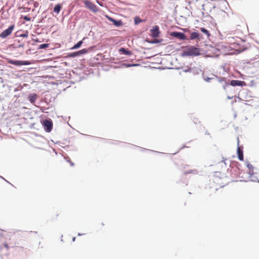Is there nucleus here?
Here are the masks:
<instances>
[{"mask_svg":"<svg viewBox=\"0 0 259 259\" xmlns=\"http://www.w3.org/2000/svg\"><path fill=\"white\" fill-rule=\"evenodd\" d=\"M108 19L113 23L117 26H120L121 24V22L120 21H117L113 18H111L110 17H108Z\"/></svg>","mask_w":259,"mask_h":259,"instance_id":"obj_14","label":"nucleus"},{"mask_svg":"<svg viewBox=\"0 0 259 259\" xmlns=\"http://www.w3.org/2000/svg\"><path fill=\"white\" fill-rule=\"evenodd\" d=\"M232 98H233V97H230L229 96L228 97V99H232Z\"/></svg>","mask_w":259,"mask_h":259,"instance_id":"obj_28","label":"nucleus"},{"mask_svg":"<svg viewBox=\"0 0 259 259\" xmlns=\"http://www.w3.org/2000/svg\"><path fill=\"white\" fill-rule=\"evenodd\" d=\"M15 27V26L14 25H12L10 26L8 29L4 30L1 34H0V37L2 38H5L9 35H10L13 30H14Z\"/></svg>","mask_w":259,"mask_h":259,"instance_id":"obj_3","label":"nucleus"},{"mask_svg":"<svg viewBox=\"0 0 259 259\" xmlns=\"http://www.w3.org/2000/svg\"><path fill=\"white\" fill-rule=\"evenodd\" d=\"M88 52V50L86 49H82L77 52H73L69 54L68 56L69 57H75L82 54H86Z\"/></svg>","mask_w":259,"mask_h":259,"instance_id":"obj_5","label":"nucleus"},{"mask_svg":"<svg viewBox=\"0 0 259 259\" xmlns=\"http://www.w3.org/2000/svg\"><path fill=\"white\" fill-rule=\"evenodd\" d=\"M31 2H32L34 4V8H37L38 7V5H39V4L38 2H34L33 1H31Z\"/></svg>","mask_w":259,"mask_h":259,"instance_id":"obj_21","label":"nucleus"},{"mask_svg":"<svg viewBox=\"0 0 259 259\" xmlns=\"http://www.w3.org/2000/svg\"><path fill=\"white\" fill-rule=\"evenodd\" d=\"M21 36L23 37H28V33H24V34H22L21 35Z\"/></svg>","mask_w":259,"mask_h":259,"instance_id":"obj_23","label":"nucleus"},{"mask_svg":"<svg viewBox=\"0 0 259 259\" xmlns=\"http://www.w3.org/2000/svg\"><path fill=\"white\" fill-rule=\"evenodd\" d=\"M4 247H5L7 251H8L10 248V247L9 246L8 244L6 243H4L3 245L0 246V250L2 251Z\"/></svg>","mask_w":259,"mask_h":259,"instance_id":"obj_17","label":"nucleus"},{"mask_svg":"<svg viewBox=\"0 0 259 259\" xmlns=\"http://www.w3.org/2000/svg\"><path fill=\"white\" fill-rule=\"evenodd\" d=\"M200 54V50L199 48L194 46H191L186 49L183 53L184 56H198Z\"/></svg>","mask_w":259,"mask_h":259,"instance_id":"obj_1","label":"nucleus"},{"mask_svg":"<svg viewBox=\"0 0 259 259\" xmlns=\"http://www.w3.org/2000/svg\"><path fill=\"white\" fill-rule=\"evenodd\" d=\"M248 167L250 168L251 167H252V165H250V164H248Z\"/></svg>","mask_w":259,"mask_h":259,"instance_id":"obj_25","label":"nucleus"},{"mask_svg":"<svg viewBox=\"0 0 259 259\" xmlns=\"http://www.w3.org/2000/svg\"><path fill=\"white\" fill-rule=\"evenodd\" d=\"M200 30L203 33L206 34L208 36H209L210 34H209V31L207 30H206V29H205L204 28H201Z\"/></svg>","mask_w":259,"mask_h":259,"instance_id":"obj_19","label":"nucleus"},{"mask_svg":"<svg viewBox=\"0 0 259 259\" xmlns=\"http://www.w3.org/2000/svg\"><path fill=\"white\" fill-rule=\"evenodd\" d=\"M119 52L123 53V54L130 56L132 55V52L130 51H128L123 48H121L119 50Z\"/></svg>","mask_w":259,"mask_h":259,"instance_id":"obj_11","label":"nucleus"},{"mask_svg":"<svg viewBox=\"0 0 259 259\" xmlns=\"http://www.w3.org/2000/svg\"><path fill=\"white\" fill-rule=\"evenodd\" d=\"M219 81L221 83H223L224 82H225V85H223V88L224 89H226V86H229V83L226 82V81H225V79H224V78L220 79H219Z\"/></svg>","mask_w":259,"mask_h":259,"instance_id":"obj_18","label":"nucleus"},{"mask_svg":"<svg viewBox=\"0 0 259 259\" xmlns=\"http://www.w3.org/2000/svg\"><path fill=\"white\" fill-rule=\"evenodd\" d=\"M83 2L85 6L91 11L94 13H96L98 11V9L97 6L91 3L90 1L84 0Z\"/></svg>","mask_w":259,"mask_h":259,"instance_id":"obj_2","label":"nucleus"},{"mask_svg":"<svg viewBox=\"0 0 259 259\" xmlns=\"http://www.w3.org/2000/svg\"><path fill=\"white\" fill-rule=\"evenodd\" d=\"M190 38L191 40L199 39V34L196 32H193L191 33Z\"/></svg>","mask_w":259,"mask_h":259,"instance_id":"obj_12","label":"nucleus"},{"mask_svg":"<svg viewBox=\"0 0 259 259\" xmlns=\"http://www.w3.org/2000/svg\"><path fill=\"white\" fill-rule=\"evenodd\" d=\"M24 19L26 21H30L31 19L29 17L25 16L24 17Z\"/></svg>","mask_w":259,"mask_h":259,"instance_id":"obj_22","label":"nucleus"},{"mask_svg":"<svg viewBox=\"0 0 259 259\" xmlns=\"http://www.w3.org/2000/svg\"><path fill=\"white\" fill-rule=\"evenodd\" d=\"M193 171H194V170H191L190 171H189V172H186V174L192 173Z\"/></svg>","mask_w":259,"mask_h":259,"instance_id":"obj_24","label":"nucleus"},{"mask_svg":"<svg viewBox=\"0 0 259 259\" xmlns=\"http://www.w3.org/2000/svg\"><path fill=\"white\" fill-rule=\"evenodd\" d=\"M10 64H13L16 66H21V65H25L29 64L27 61H14V60H10L8 62Z\"/></svg>","mask_w":259,"mask_h":259,"instance_id":"obj_7","label":"nucleus"},{"mask_svg":"<svg viewBox=\"0 0 259 259\" xmlns=\"http://www.w3.org/2000/svg\"><path fill=\"white\" fill-rule=\"evenodd\" d=\"M75 238H75V237H74L72 238V241H74L75 240Z\"/></svg>","mask_w":259,"mask_h":259,"instance_id":"obj_26","label":"nucleus"},{"mask_svg":"<svg viewBox=\"0 0 259 259\" xmlns=\"http://www.w3.org/2000/svg\"><path fill=\"white\" fill-rule=\"evenodd\" d=\"M135 21L136 23H138L137 19V18H135Z\"/></svg>","mask_w":259,"mask_h":259,"instance_id":"obj_27","label":"nucleus"},{"mask_svg":"<svg viewBox=\"0 0 259 259\" xmlns=\"http://www.w3.org/2000/svg\"><path fill=\"white\" fill-rule=\"evenodd\" d=\"M237 154H238V157L240 160L243 161V151L241 150L240 147H238L237 149Z\"/></svg>","mask_w":259,"mask_h":259,"instance_id":"obj_13","label":"nucleus"},{"mask_svg":"<svg viewBox=\"0 0 259 259\" xmlns=\"http://www.w3.org/2000/svg\"><path fill=\"white\" fill-rule=\"evenodd\" d=\"M151 35L153 37H157L159 35V28L157 26H154L151 30Z\"/></svg>","mask_w":259,"mask_h":259,"instance_id":"obj_8","label":"nucleus"},{"mask_svg":"<svg viewBox=\"0 0 259 259\" xmlns=\"http://www.w3.org/2000/svg\"><path fill=\"white\" fill-rule=\"evenodd\" d=\"M43 125L44 126V129L46 132H50L52 130L53 124L52 121L48 120H45L44 121Z\"/></svg>","mask_w":259,"mask_h":259,"instance_id":"obj_6","label":"nucleus"},{"mask_svg":"<svg viewBox=\"0 0 259 259\" xmlns=\"http://www.w3.org/2000/svg\"><path fill=\"white\" fill-rule=\"evenodd\" d=\"M37 98V95L34 93L30 94L28 97V99L29 101L31 103H34L35 101H36Z\"/></svg>","mask_w":259,"mask_h":259,"instance_id":"obj_10","label":"nucleus"},{"mask_svg":"<svg viewBox=\"0 0 259 259\" xmlns=\"http://www.w3.org/2000/svg\"><path fill=\"white\" fill-rule=\"evenodd\" d=\"M170 35L171 36L178 38L181 40H185L187 39L185 34L182 32H171Z\"/></svg>","mask_w":259,"mask_h":259,"instance_id":"obj_4","label":"nucleus"},{"mask_svg":"<svg viewBox=\"0 0 259 259\" xmlns=\"http://www.w3.org/2000/svg\"><path fill=\"white\" fill-rule=\"evenodd\" d=\"M61 8L62 6L60 4L56 5L54 8V12L56 13L57 14H58L60 12Z\"/></svg>","mask_w":259,"mask_h":259,"instance_id":"obj_15","label":"nucleus"},{"mask_svg":"<svg viewBox=\"0 0 259 259\" xmlns=\"http://www.w3.org/2000/svg\"><path fill=\"white\" fill-rule=\"evenodd\" d=\"M49 45L47 44H41L39 46V49H45L48 47Z\"/></svg>","mask_w":259,"mask_h":259,"instance_id":"obj_20","label":"nucleus"},{"mask_svg":"<svg viewBox=\"0 0 259 259\" xmlns=\"http://www.w3.org/2000/svg\"><path fill=\"white\" fill-rule=\"evenodd\" d=\"M82 40L79 41L76 44L71 48L72 50L77 49L80 48L81 45L82 44Z\"/></svg>","mask_w":259,"mask_h":259,"instance_id":"obj_16","label":"nucleus"},{"mask_svg":"<svg viewBox=\"0 0 259 259\" xmlns=\"http://www.w3.org/2000/svg\"><path fill=\"white\" fill-rule=\"evenodd\" d=\"M230 84L232 86H243L245 85L246 83L244 81L238 80H232L231 81Z\"/></svg>","mask_w":259,"mask_h":259,"instance_id":"obj_9","label":"nucleus"}]
</instances>
